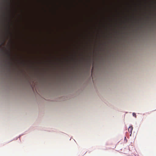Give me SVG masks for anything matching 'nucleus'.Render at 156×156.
I'll return each instance as SVG.
<instances>
[{
	"mask_svg": "<svg viewBox=\"0 0 156 156\" xmlns=\"http://www.w3.org/2000/svg\"><path fill=\"white\" fill-rule=\"evenodd\" d=\"M1 51H4L3 50V49H1Z\"/></svg>",
	"mask_w": 156,
	"mask_h": 156,
	"instance_id": "5",
	"label": "nucleus"
},
{
	"mask_svg": "<svg viewBox=\"0 0 156 156\" xmlns=\"http://www.w3.org/2000/svg\"><path fill=\"white\" fill-rule=\"evenodd\" d=\"M133 127L132 126H130L129 127V128L128 129V131L129 132H130L131 133V134H132V131L133 130Z\"/></svg>",
	"mask_w": 156,
	"mask_h": 156,
	"instance_id": "1",
	"label": "nucleus"
},
{
	"mask_svg": "<svg viewBox=\"0 0 156 156\" xmlns=\"http://www.w3.org/2000/svg\"><path fill=\"white\" fill-rule=\"evenodd\" d=\"M7 55H8V56L9 58H10V54L9 53H7Z\"/></svg>",
	"mask_w": 156,
	"mask_h": 156,
	"instance_id": "2",
	"label": "nucleus"
},
{
	"mask_svg": "<svg viewBox=\"0 0 156 156\" xmlns=\"http://www.w3.org/2000/svg\"><path fill=\"white\" fill-rule=\"evenodd\" d=\"M133 116L135 117H136V114L135 113H133Z\"/></svg>",
	"mask_w": 156,
	"mask_h": 156,
	"instance_id": "3",
	"label": "nucleus"
},
{
	"mask_svg": "<svg viewBox=\"0 0 156 156\" xmlns=\"http://www.w3.org/2000/svg\"><path fill=\"white\" fill-rule=\"evenodd\" d=\"M31 87H32V88L33 89L34 87H33V86L32 85H31Z\"/></svg>",
	"mask_w": 156,
	"mask_h": 156,
	"instance_id": "4",
	"label": "nucleus"
}]
</instances>
